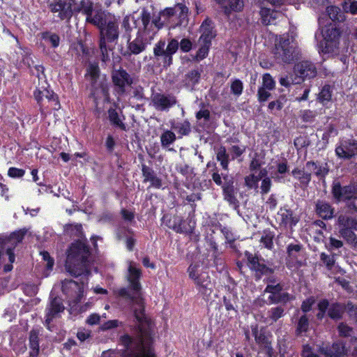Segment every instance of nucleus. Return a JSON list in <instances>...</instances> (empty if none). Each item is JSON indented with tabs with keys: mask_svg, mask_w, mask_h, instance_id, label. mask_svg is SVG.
I'll return each instance as SVG.
<instances>
[{
	"mask_svg": "<svg viewBox=\"0 0 357 357\" xmlns=\"http://www.w3.org/2000/svg\"><path fill=\"white\" fill-rule=\"evenodd\" d=\"M90 246L84 241L77 239L72 242L66 250L65 268L72 276L89 277L91 275Z\"/></svg>",
	"mask_w": 357,
	"mask_h": 357,
	"instance_id": "1",
	"label": "nucleus"
},
{
	"mask_svg": "<svg viewBox=\"0 0 357 357\" xmlns=\"http://www.w3.org/2000/svg\"><path fill=\"white\" fill-rule=\"evenodd\" d=\"M99 29V48L101 61L107 63L110 61L109 52L113 51L114 46L109 43H116L119 37V23L116 17L109 11L104 13L92 24Z\"/></svg>",
	"mask_w": 357,
	"mask_h": 357,
	"instance_id": "2",
	"label": "nucleus"
},
{
	"mask_svg": "<svg viewBox=\"0 0 357 357\" xmlns=\"http://www.w3.org/2000/svg\"><path fill=\"white\" fill-rule=\"evenodd\" d=\"M138 308L133 310V315L138 323L136 329L139 333V342L143 347L142 352L134 354V357H156L154 351L150 348L153 343V338L149 327L150 326V319L145 314V306L142 301L137 302ZM131 353L128 354L126 357H131Z\"/></svg>",
	"mask_w": 357,
	"mask_h": 357,
	"instance_id": "3",
	"label": "nucleus"
},
{
	"mask_svg": "<svg viewBox=\"0 0 357 357\" xmlns=\"http://www.w3.org/2000/svg\"><path fill=\"white\" fill-rule=\"evenodd\" d=\"M273 54L279 63L291 64L301 56L298 47L290 40L288 33L280 35L275 40Z\"/></svg>",
	"mask_w": 357,
	"mask_h": 357,
	"instance_id": "4",
	"label": "nucleus"
},
{
	"mask_svg": "<svg viewBox=\"0 0 357 357\" xmlns=\"http://www.w3.org/2000/svg\"><path fill=\"white\" fill-rule=\"evenodd\" d=\"M189 278L193 281L195 287L204 300H208L213 291V284L208 271L201 268L199 263H191L187 268Z\"/></svg>",
	"mask_w": 357,
	"mask_h": 357,
	"instance_id": "5",
	"label": "nucleus"
},
{
	"mask_svg": "<svg viewBox=\"0 0 357 357\" xmlns=\"http://www.w3.org/2000/svg\"><path fill=\"white\" fill-rule=\"evenodd\" d=\"M213 167L215 171L211 174L212 180L218 186L222 188L224 199L234 209H238L239 202L236 197V188L234 186V176L228 174L220 175L215 163H213Z\"/></svg>",
	"mask_w": 357,
	"mask_h": 357,
	"instance_id": "6",
	"label": "nucleus"
},
{
	"mask_svg": "<svg viewBox=\"0 0 357 357\" xmlns=\"http://www.w3.org/2000/svg\"><path fill=\"white\" fill-rule=\"evenodd\" d=\"M178 50V41L176 38H171L166 41L159 40L153 47V56L158 64L165 69H167L173 64V55Z\"/></svg>",
	"mask_w": 357,
	"mask_h": 357,
	"instance_id": "7",
	"label": "nucleus"
},
{
	"mask_svg": "<svg viewBox=\"0 0 357 357\" xmlns=\"http://www.w3.org/2000/svg\"><path fill=\"white\" fill-rule=\"evenodd\" d=\"M179 11L177 17V22L175 25L172 26V28L186 25L188 23V14L189 8L186 6L184 2L176 3L174 6L167 7L160 12V16L157 17L151 21L152 26L154 25L158 29L163 26V23L160 22V18H164L165 20L169 21Z\"/></svg>",
	"mask_w": 357,
	"mask_h": 357,
	"instance_id": "8",
	"label": "nucleus"
},
{
	"mask_svg": "<svg viewBox=\"0 0 357 357\" xmlns=\"http://www.w3.org/2000/svg\"><path fill=\"white\" fill-rule=\"evenodd\" d=\"M344 32V25L338 23H328L325 25L321 43V51L324 54H330L339 48L340 42Z\"/></svg>",
	"mask_w": 357,
	"mask_h": 357,
	"instance_id": "9",
	"label": "nucleus"
},
{
	"mask_svg": "<svg viewBox=\"0 0 357 357\" xmlns=\"http://www.w3.org/2000/svg\"><path fill=\"white\" fill-rule=\"evenodd\" d=\"M73 6L75 13H81L86 16V22L90 24H93L107 11L100 2L93 0H80Z\"/></svg>",
	"mask_w": 357,
	"mask_h": 357,
	"instance_id": "10",
	"label": "nucleus"
},
{
	"mask_svg": "<svg viewBox=\"0 0 357 357\" xmlns=\"http://www.w3.org/2000/svg\"><path fill=\"white\" fill-rule=\"evenodd\" d=\"M346 304L338 301L330 303L326 298L320 300L317 303L318 312L316 317L321 321L326 315L333 321H339L343 319L346 311Z\"/></svg>",
	"mask_w": 357,
	"mask_h": 357,
	"instance_id": "11",
	"label": "nucleus"
},
{
	"mask_svg": "<svg viewBox=\"0 0 357 357\" xmlns=\"http://www.w3.org/2000/svg\"><path fill=\"white\" fill-rule=\"evenodd\" d=\"M244 256L246 258V265L252 273L255 281L261 280L263 276L274 273V268L268 266L265 263L266 260L260 255L245 250Z\"/></svg>",
	"mask_w": 357,
	"mask_h": 357,
	"instance_id": "12",
	"label": "nucleus"
},
{
	"mask_svg": "<svg viewBox=\"0 0 357 357\" xmlns=\"http://www.w3.org/2000/svg\"><path fill=\"white\" fill-rule=\"evenodd\" d=\"M339 232L342 237L349 243H357V219L354 217L341 214L337 218Z\"/></svg>",
	"mask_w": 357,
	"mask_h": 357,
	"instance_id": "13",
	"label": "nucleus"
},
{
	"mask_svg": "<svg viewBox=\"0 0 357 357\" xmlns=\"http://www.w3.org/2000/svg\"><path fill=\"white\" fill-rule=\"evenodd\" d=\"M82 278L79 282L73 280H64L62 282L61 291L63 294L75 304L81 302L84 296V289L86 284L88 283V277Z\"/></svg>",
	"mask_w": 357,
	"mask_h": 357,
	"instance_id": "14",
	"label": "nucleus"
},
{
	"mask_svg": "<svg viewBox=\"0 0 357 357\" xmlns=\"http://www.w3.org/2000/svg\"><path fill=\"white\" fill-rule=\"evenodd\" d=\"M161 220L166 227L178 234H192L195 228V222L192 224L191 220L189 221L188 226L184 225L185 220L178 215L172 216L169 214H164Z\"/></svg>",
	"mask_w": 357,
	"mask_h": 357,
	"instance_id": "15",
	"label": "nucleus"
},
{
	"mask_svg": "<svg viewBox=\"0 0 357 357\" xmlns=\"http://www.w3.org/2000/svg\"><path fill=\"white\" fill-rule=\"evenodd\" d=\"M112 82L114 90L119 96H123L126 92V88L134 83L133 77L122 67L113 69L111 73Z\"/></svg>",
	"mask_w": 357,
	"mask_h": 357,
	"instance_id": "16",
	"label": "nucleus"
},
{
	"mask_svg": "<svg viewBox=\"0 0 357 357\" xmlns=\"http://www.w3.org/2000/svg\"><path fill=\"white\" fill-rule=\"evenodd\" d=\"M293 70L298 79L296 83L313 79L317 75V69L315 64L309 60H302L298 62L294 65Z\"/></svg>",
	"mask_w": 357,
	"mask_h": 357,
	"instance_id": "17",
	"label": "nucleus"
},
{
	"mask_svg": "<svg viewBox=\"0 0 357 357\" xmlns=\"http://www.w3.org/2000/svg\"><path fill=\"white\" fill-rule=\"evenodd\" d=\"M318 351L325 357H344L347 356L348 350L345 343L342 340L333 342H322L319 346Z\"/></svg>",
	"mask_w": 357,
	"mask_h": 357,
	"instance_id": "18",
	"label": "nucleus"
},
{
	"mask_svg": "<svg viewBox=\"0 0 357 357\" xmlns=\"http://www.w3.org/2000/svg\"><path fill=\"white\" fill-rule=\"evenodd\" d=\"M149 43L147 38L140 32H137L135 39L132 40L128 39L126 50L122 53V55L125 58H129L132 55H138L146 50Z\"/></svg>",
	"mask_w": 357,
	"mask_h": 357,
	"instance_id": "19",
	"label": "nucleus"
},
{
	"mask_svg": "<svg viewBox=\"0 0 357 357\" xmlns=\"http://www.w3.org/2000/svg\"><path fill=\"white\" fill-rule=\"evenodd\" d=\"M151 102L156 110L168 112L170 108L177 104L178 101L176 97L172 93H155L152 94Z\"/></svg>",
	"mask_w": 357,
	"mask_h": 357,
	"instance_id": "20",
	"label": "nucleus"
},
{
	"mask_svg": "<svg viewBox=\"0 0 357 357\" xmlns=\"http://www.w3.org/2000/svg\"><path fill=\"white\" fill-rule=\"evenodd\" d=\"M65 310L63 300L59 296L50 299L49 304L45 309V325L50 329V324L54 319L60 318L61 313Z\"/></svg>",
	"mask_w": 357,
	"mask_h": 357,
	"instance_id": "21",
	"label": "nucleus"
},
{
	"mask_svg": "<svg viewBox=\"0 0 357 357\" xmlns=\"http://www.w3.org/2000/svg\"><path fill=\"white\" fill-rule=\"evenodd\" d=\"M142 276V270L137 268L133 262H130L126 279L128 282V289L136 295L141 294L142 286L140 280Z\"/></svg>",
	"mask_w": 357,
	"mask_h": 357,
	"instance_id": "22",
	"label": "nucleus"
},
{
	"mask_svg": "<svg viewBox=\"0 0 357 357\" xmlns=\"http://www.w3.org/2000/svg\"><path fill=\"white\" fill-rule=\"evenodd\" d=\"M100 70L97 63H89L86 69L85 78L89 80L91 85V90L89 97L93 99L96 106L98 105V98L96 96V84L100 77Z\"/></svg>",
	"mask_w": 357,
	"mask_h": 357,
	"instance_id": "23",
	"label": "nucleus"
},
{
	"mask_svg": "<svg viewBox=\"0 0 357 357\" xmlns=\"http://www.w3.org/2000/svg\"><path fill=\"white\" fill-rule=\"evenodd\" d=\"M201 33L199 38V43H205L212 45V41L217 36V30L214 22L208 17H206L202 22L199 28Z\"/></svg>",
	"mask_w": 357,
	"mask_h": 357,
	"instance_id": "24",
	"label": "nucleus"
},
{
	"mask_svg": "<svg viewBox=\"0 0 357 357\" xmlns=\"http://www.w3.org/2000/svg\"><path fill=\"white\" fill-rule=\"evenodd\" d=\"M336 155L341 159L351 160L357 155V140L348 139L337 146L335 150Z\"/></svg>",
	"mask_w": 357,
	"mask_h": 357,
	"instance_id": "25",
	"label": "nucleus"
},
{
	"mask_svg": "<svg viewBox=\"0 0 357 357\" xmlns=\"http://www.w3.org/2000/svg\"><path fill=\"white\" fill-rule=\"evenodd\" d=\"M278 215L280 218V227L285 229L294 228L300 220L299 217L287 205L280 207L278 212Z\"/></svg>",
	"mask_w": 357,
	"mask_h": 357,
	"instance_id": "26",
	"label": "nucleus"
},
{
	"mask_svg": "<svg viewBox=\"0 0 357 357\" xmlns=\"http://www.w3.org/2000/svg\"><path fill=\"white\" fill-rule=\"evenodd\" d=\"M252 333L255 337L256 343L261 349L265 352L268 357H273V349L269 337L266 335L264 329L258 330L257 326L252 328Z\"/></svg>",
	"mask_w": 357,
	"mask_h": 357,
	"instance_id": "27",
	"label": "nucleus"
},
{
	"mask_svg": "<svg viewBox=\"0 0 357 357\" xmlns=\"http://www.w3.org/2000/svg\"><path fill=\"white\" fill-rule=\"evenodd\" d=\"M331 194L336 203L349 201L352 199V190L349 185L342 186L339 181H333L331 186Z\"/></svg>",
	"mask_w": 357,
	"mask_h": 357,
	"instance_id": "28",
	"label": "nucleus"
},
{
	"mask_svg": "<svg viewBox=\"0 0 357 357\" xmlns=\"http://www.w3.org/2000/svg\"><path fill=\"white\" fill-rule=\"evenodd\" d=\"M142 173L143 176V183L149 182V188H153L160 189L162 188V180L158 177L153 169L145 164H142Z\"/></svg>",
	"mask_w": 357,
	"mask_h": 357,
	"instance_id": "29",
	"label": "nucleus"
},
{
	"mask_svg": "<svg viewBox=\"0 0 357 357\" xmlns=\"http://www.w3.org/2000/svg\"><path fill=\"white\" fill-rule=\"evenodd\" d=\"M316 215L324 220H332L335 217V208L325 200L318 199L314 206Z\"/></svg>",
	"mask_w": 357,
	"mask_h": 357,
	"instance_id": "30",
	"label": "nucleus"
},
{
	"mask_svg": "<svg viewBox=\"0 0 357 357\" xmlns=\"http://www.w3.org/2000/svg\"><path fill=\"white\" fill-rule=\"evenodd\" d=\"M305 167L314 172V174L319 181L325 182L326 177L329 173V166L327 162L321 164L319 161L310 160L305 163Z\"/></svg>",
	"mask_w": 357,
	"mask_h": 357,
	"instance_id": "31",
	"label": "nucleus"
},
{
	"mask_svg": "<svg viewBox=\"0 0 357 357\" xmlns=\"http://www.w3.org/2000/svg\"><path fill=\"white\" fill-rule=\"evenodd\" d=\"M259 14L261 24L264 26H268L275 24V20L278 18L280 13L274 9L264 6V3H261Z\"/></svg>",
	"mask_w": 357,
	"mask_h": 357,
	"instance_id": "32",
	"label": "nucleus"
},
{
	"mask_svg": "<svg viewBox=\"0 0 357 357\" xmlns=\"http://www.w3.org/2000/svg\"><path fill=\"white\" fill-rule=\"evenodd\" d=\"M29 356L38 357L40 353L39 331L32 329L29 334Z\"/></svg>",
	"mask_w": 357,
	"mask_h": 357,
	"instance_id": "33",
	"label": "nucleus"
},
{
	"mask_svg": "<svg viewBox=\"0 0 357 357\" xmlns=\"http://www.w3.org/2000/svg\"><path fill=\"white\" fill-rule=\"evenodd\" d=\"M202 70L201 69H192L189 70L184 77L183 82L186 88L193 89L194 87L199 84L201 79V74Z\"/></svg>",
	"mask_w": 357,
	"mask_h": 357,
	"instance_id": "34",
	"label": "nucleus"
},
{
	"mask_svg": "<svg viewBox=\"0 0 357 357\" xmlns=\"http://www.w3.org/2000/svg\"><path fill=\"white\" fill-rule=\"evenodd\" d=\"M328 17L331 20V23L341 24L346 20L344 13L337 6H328L326 8Z\"/></svg>",
	"mask_w": 357,
	"mask_h": 357,
	"instance_id": "35",
	"label": "nucleus"
},
{
	"mask_svg": "<svg viewBox=\"0 0 357 357\" xmlns=\"http://www.w3.org/2000/svg\"><path fill=\"white\" fill-rule=\"evenodd\" d=\"M151 19V13L147 10L143 9L139 17V20L142 22V26L139 27L137 32H140L143 36L144 34L149 33L152 29Z\"/></svg>",
	"mask_w": 357,
	"mask_h": 357,
	"instance_id": "36",
	"label": "nucleus"
},
{
	"mask_svg": "<svg viewBox=\"0 0 357 357\" xmlns=\"http://www.w3.org/2000/svg\"><path fill=\"white\" fill-rule=\"evenodd\" d=\"M291 175L298 180L303 187H307L312 180V173L305 171L304 168L295 167L291 171Z\"/></svg>",
	"mask_w": 357,
	"mask_h": 357,
	"instance_id": "37",
	"label": "nucleus"
},
{
	"mask_svg": "<svg viewBox=\"0 0 357 357\" xmlns=\"http://www.w3.org/2000/svg\"><path fill=\"white\" fill-rule=\"evenodd\" d=\"M226 6H224L223 13L227 17H229L231 13H239L243 10V0H227Z\"/></svg>",
	"mask_w": 357,
	"mask_h": 357,
	"instance_id": "38",
	"label": "nucleus"
},
{
	"mask_svg": "<svg viewBox=\"0 0 357 357\" xmlns=\"http://www.w3.org/2000/svg\"><path fill=\"white\" fill-rule=\"evenodd\" d=\"M108 119L110 124L115 127L121 129V130H126V126L123 122V120L120 118L118 112L116 109L110 107L108 111Z\"/></svg>",
	"mask_w": 357,
	"mask_h": 357,
	"instance_id": "39",
	"label": "nucleus"
},
{
	"mask_svg": "<svg viewBox=\"0 0 357 357\" xmlns=\"http://www.w3.org/2000/svg\"><path fill=\"white\" fill-rule=\"evenodd\" d=\"M293 299V296L288 292H283L282 295H275L270 294L268 297V305L271 304H278V303H287V302L291 301Z\"/></svg>",
	"mask_w": 357,
	"mask_h": 357,
	"instance_id": "40",
	"label": "nucleus"
},
{
	"mask_svg": "<svg viewBox=\"0 0 357 357\" xmlns=\"http://www.w3.org/2000/svg\"><path fill=\"white\" fill-rule=\"evenodd\" d=\"M74 12V6L71 4V3H67L66 1H64L63 3V6H61V9L59 10L58 17L61 20H68L69 21L73 17Z\"/></svg>",
	"mask_w": 357,
	"mask_h": 357,
	"instance_id": "41",
	"label": "nucleus"
},
{
	"mask_svg": "<svg viewBox=\"0 0 357 357\" xmlns=\"http://www.w3.org/2000/svg\"><path fill=\"white\" fill-rule=\"evenodd\" d=\"M229 155L227 153L226 148L224 146H221L216 153V159L220 162V165L224 170L229 169Z\"/></svg>",
	"mask_w": 357,
	"mask_h": 357,
	"instance_id": "42",
	"label": "nucleus"
},
{
	"mask_svg": "<svg viewBox=\"0 0 357 357\" xmlns=\"http://www.w3.org/2000/svg\"><path fill=\"white\" fill-rule=\"evenodd\" d=\"M40 38L45 41L49 42L53 48H56L60 44V37L55 33L46 31L40 33Z\"/></svg>",
	"mask_w": 357,
	"mask_h": 357,
	"instance_id": "43",
	"label": "nucleus"
},
{
	"mask_svg": "<svg viewBox=\"0 0 357 357\" xmlns=\"http://www.w3.org/2000/svg\"><path fill=\"white\" fill-rule=\"evenodd\" d=\"M200 47L196 52V54L192 57V61L199 62L200 61L206 58L208 55L209 50L211 45L205 43H199Z\"/></svg>",
	"mask_w": 357,
	"mask_h": 357,
	"instance_id": "44",
	"label": "nucleus"
},
{
	"mask_svg": "<svg viewBox=\"0 0 357 357\" xmlns=\"http://www.w3.org/2000/svg\"><path fill=\"white\" fill-rule=\"evenodd\" d=\"M333 88L330 84H325L322 86L318 95V100L323 105L331 100Z\"/></svg>",
	"mask_w": 357,
	"mask_h": 357,
	"instance_id": "45",
	"label": "nucleus"
},
{
	"mask_svg": "<svg viewBox=\"0 0 357 357\" xmlns=\"http://www.w3.org/2000/svg\"><path fill=\"white\" fill-rule=\"evenodd\" d=\"M275 234L270 229H265L264 234L261 236L260 243L268 250H272L274 247L273 238Z\"/></svg>",
	"mask_w": 357,
	"mask_h": 357,
	"instance_id": "46",
	"label": "nucleus"
},
{
	"mask_svg": "<svg viewBox=\"0 0 357 357\" xmlns=\"http://www.w3.org/2000/svg\"><path fill=\"white\" fill-rule=\"evenodd\" d=\"M26 229H19L12 232L6 238L8 242H10L13 246H16L18 243H21L26 235Z\"/></svg>",
	"mask_w": 357,
	"mask_h": 357,
	"instance_id": "47",
	"label": "nucleus"
},
{
	"mask_svg": "<svg viewBox=\"0 0 357 357\" xmlns=\"http://www.w3.org/2000/svg\"><path fill=\"white\" fill-rule=\"evenodd\" d=\"M176 139V137L174 132L167 130L164 131L160 136L161 145L164 148H167L170 144L175 142Z\"/></svg>",
	"mask_w": 357,
	"mask_h": 357,
	"instance_id": "48",
	"label": "nucleus"
},
{
	"mask_svg": "<svg viewBox=\"0 0 357 357\" xmlns=\"http://www.w3.org/2000/svg\"><path fill=\"white\" fill-rule=\"evenodd\" d=\"M268 318L272 322H276L279 319L284 316V309L282 306L271 307L267 312Z\"/></svg>",
	"mask_w": 357,
	"mask_h": 357,
	"instance_id": "49",
	"label": "nucleus"
},
{
	"mask_svg": "<svg viewBox=\"0 0 357 357\" xmlns=\"http://www.w3.org/2000/svg\"><path fill=\"white\" fill-rule=\"evenodd\" d=\"M297 243H289L287 246V256L291 259H296L298 257V253H299L303 246V245L296 241Z\"/></svg>",
	"mask_w": 357,
	"mask_h": 357,
	"instance_id": "50",
	"label": "nucleus"
},
{
	"mask_svg": "<svg viewBox=\"0 0 357 357\" xmlns=\"http://www.w3.org/2000/svg\"><path fill=\"white\" fill-rule=\"evenodd\" d=\"M309 319L306 314H303L299 318L297 325L296 332L297 335H301L303 333H306L309 328Z\"/></svg>",
	"mask_w": 357,
	"mask_h": 357,
	"instance_id": "51",
	"label": "nucleus"
},
{
	"mask_svg": "<svg viewBox=\"0 0 357 357\" xmlns=\"http://www.w3.org/2000/svg\"><path fill=\"white\" fill-rule=\"evenodd\" d=\"M44 96L49 100L54 102L55 109L60 108V102L58 96L51 89L44 87Z\"/></svg>",
	"mask_w": 357,
	"mask_h": 357,
	"instance_id": "52",
	"label": "nucleus"
},
{
	"mask_svg": "<svg viewBox=\"0 0 357 357\" xmlns=\"http://www.w3.org/2000/svg\"><path fill=\"white\" fill-rule=\"evenodd\" d=\"M175 128L181 135L187 136L191 132V125L187 119H185L183 123H178Z\"/></svg>",
	"mask_w": 357,
	"mask_h": 357,
	"instance_id": "53",
	"label": "nucleus"
},
{
	"mask_svg": "<svg viewBox=\"0 0 357 357\" xmlns=\"http://www.w3.org/2000/svg\"><path fill=\"white\" fill-rule=\"evenodd\" d=\"M261 87H264L268 91H272L275 89V82L271 74L265 73L263 75L262 86Z\"/></svg>",
	"mask_w": 357,
	"mask_h": 357,
	"instance_id": "54",
	"label": "nucleus"
},
{
	"mask_svg": "<svg viewBox=\"0 0 357 357\" xmlns=\"http://www.w3.org/2000/svg\"><path fill=\"white\" fill-rule=\"evenodd\" d=\"M283 285L280 282L275 284H268L264 289V293H268L275 295H282L283 292Z\"/></svg>",
	"mask_w": 357,
	"mask_h": 357,
	"instance_id": "55",
	"label": "nucleus"
},
{
	"mask_svg": "<svg viewBox=\"0 0 357 357\" xmlns=\"http://www.w3.org/2000/svg\"><path fill=\"white\" fill-rule=\"evenodd\" d=\"M315 301V298L313 296H310L302 301L301 310L303 313H305L304 314L312 310Z\"/></svg>",
	"mask_w": 357,
	"mask_h": 357,
	"instance_id": "56",
	"label": "nucleus"
},
{
	"mask_svg": "<svg viewBox=\"0 0 357 357\" xmlns=\"http://www.w3.org/2000/svg\"><path fill=\"white\" fill-rule=\"evenodd\" d=\"M258 180L254 174H250L245 177V185L249 189H256L258 188Z\"/></svg>",
	"mask_w": 357,
	"mask_h": 357,
	"instance_id": "57",
	"label": "nucleus"
},
{
	"mask_svg": "<svg viewBox=\"0 0 357 357\" xmlns=\"http://www.w3.org/2000/svg\"><path fill=\"white\" fill-rule=\"evenodd\" d=\"M316 112L310 109L301 111V119L303 122L312 123L315 120Z\"/></svg>",
	"mask_w": 357,
	"mask_h": 357,
	"instance_id": "58",
	"label": "nucleus"
},
{
	"mask_svg": "<svg viewBox=\"0 0 357 357\" xmlns=\"http://www.w3.org/2000/svg\"><path fill=\"white\" fill-rule=\"evenodd\" d=\"M243 90V82L238 79H234L231 84V91L236 96H240L242 94Z\"/></svg>",
	"mask_w": 357,
	"mask_h": 357,
	"instance_id": "59",
	"label": "nucleus"
},
{
	"mask_svg": "<svg viewBox=\"0 0 357 357\" xmlns=\"http://www.w3.org/2000/svg\"><path fill=\"white\" fill-rule=\"evenodd\" d=\"M193 47L192 42L188 38H183L178 42V48L183 53L189 52Z\"/></svg>",
	"mask_w": 357,
	"mask_h": 357,
	"instance_id": "60",
	"label": "nucleus"
},
{
	"mask_svg": "<svg viewBox=\"0 0 357 357\" xmlns=\"http://www.w3.org/2000/svg\"><path fill=\"white\" fill-rule=\"evenodd\" d=\"M222 303L227 312L234 311L235 312H237V310L234 307V304L236 303V302L234 301V298H231L230 295L224 296L222 298Z\"/></svg>",
	"mask_w": 357,
	"mask_h": 357,
	"instance_id": "61",
	"label": "nucleus"
},
{
	"mask_svg": "<svg viewBox=\"0 0 357 357\" xmlns=\"http://www.w3.org/2000/svg\"><path fill=\"white\" fill-rule=\"evenodd\" d=\"M321 261L326 265L327 269L331 270L335 265V259L333 256H329L325 252H321L320 255Z\"/></svg>",
	"mask_w": 357,
	"mask_h": 357,
	"instance_id": "62",
	"label": "nucleus"
},
{
	"mask_svg": "<svg viewBox=\"0 0 357 357\" xmlns=\"http://www.w3.org/2000/svg\"><path fill=\"white\" fill-rule=\"evenodd\" d=\"M246 146H239L237 145H233L230 148V151L231 153L232 160H235L239 157H241L246 151Z\"/></svg>",
	"mask_w": 357,
	"mask_h": 357,
	"instance_id": "63",
	"label": "nucleus"
},
{
	"mask_svg": "<svg viewBox=\"0 0 357 357\" xmlns=\"http://www.w3.org/2000/svg\"><path fill=\"white\" fill-rule=\"evenodd\" d=\"M122 323L120 322L117 319L109 320L104 322L100 327V330L102 331H106L108 330H111L115 328H117L119 326H121Z\"/></svg>",
	"mask_w": 357,
	"mask_h": 357,
	"instance_id": "64",
	"label": "nucleus"
}]
</instances>
